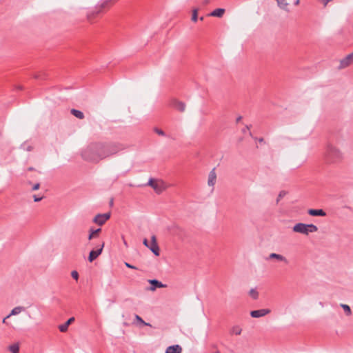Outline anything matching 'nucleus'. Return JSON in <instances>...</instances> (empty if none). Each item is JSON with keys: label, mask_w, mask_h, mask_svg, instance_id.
Masks as SVG:
<instances>
[{"label": "nucleus", "mask_w": 353, "mask_h": 353, "mask_svg": "<svg viewBox=\"0 0 353 353\" xmlns=\"http://www.w3.org/2000/svg\"><path fill=\"white\" fill-rule=\"evenodd\" d=\"M123 145L114 142H97L90 144L82 152L83 158L88 161L98 163L124 150Z\"/></svg>", "instance_id": "obj_1"}, {"label": "nucleus", "mask_w": 353, "mask_h": 353, "mask_svg": "<svg viewBox=\"0 0 353 353\" xmlns=\"http://www.w3.org/2000/svg\"><path fill=\"white\" fill-rule=\"evenodd\" d=\"M343 158V153L339 148L332 145H328L327 146L326 152L325 154V160L327 163H339L342 161Z\"/></svg>", "instance_id": "obj_2"}, {"label": "nucleus", "mask_w": 353, "mask_h": 353, "mask_svg": "<svg viewBox=\"0 0 353 353\" xmlns=\"http://www.w3.org/2000/svg\"><path fill=\"white\" fill-rule=\"evenodd\" d=\"M292 231L296 233H299L305 236L310 233L316 232L318 231V228L314 224H305L303 223H298L292 228Z\"/></svg>", "instance_id": "obj_3"}, {"label": "nucleus", "mask_w": 353, "mask_h": 353, "mask_svg": "<svg viewBox=\"0 0 353 353\" xmlns=\"http://www.w3.org/2000/svg\"><path fill=\"white\" fill-rule=\"evenodd\" d=\"M148 185L151 186L157 194H161L167 186L163 181L150 179Z\"/></svg>", "instance_id": "obj_4"}, {"label": "nucleus", "mask_w": 353, "mask_h": 353, "mask_svg": "<svg viewBox=\"0 0 353 353\" xmlns=\"http://www.w3.org/2000/svg\"><path fill=\"white\" fill-rule=\"evenodd\" d=\"M104 244V242L102 241V243L96 248V250L90 251L88 256L90 262H92L101 254Z\"/></svg>", "instance_id": "obj_5"}, {"label": "nucleus", "mask_w": 353, "mask_h": 353, "mask_svg": "<svg viewBox=\"0 0 353 353\" xmlns=\"http://www.w3.org/2000/svg\"><path fill=\"white\" fill-rule=\"evenodd\" d=\"M110 217V213L98 214L93 219V222L99 225H103Z\"/></svg>", "instance_id": "obj_6"}, {"label": "nucleus", "mask_w": 353, "mask_h": 353, "mask_svg": "<svg viewBox=\"0 0 353 353\" xmlns=\"http://www.w3.org/2000/svg\"><path fill=\"white\" fill-rule=\"evenodd\" d=\"M352 63H353V52L349 54L348 55H347L345 57H344L343 59H342L340 61V64H339L338 68L340 70L345 68L348 67L349 65H350Z\"/></svg>", "instance_id": "obj_7"}, {"label": "nucleus", "mask_w": 353, "mask_h": 353, "mask_svg": "<svg viewBox=\"0 0 353 353\" xmlns=\"http://www.w3.org/2000/svg\"><path fill=\"white\" fill-rule=\"evenodd\" d=\"M170 106L176 109V110L183 112L185 110V103L180 101L176 99H173L170 102Z\"/></svg>", "instance_id": "obj_8"}, {"label": "nucleus", "mask_w": 353, "mask_h": 353, "mask_svg": "<svg viewBox=\"0 0 353 353\" xmlns=\"http://www.w3.org/2000/svg\"><path fill=\"white\" fill-rule=\"evenodd\" d=\"M271 312L270 309H261L253 310L250 312V316L253 318H260L264 316Z\"/></svg>", "instance_id": "obj_9"}, {"label": "nucleus", "mask_w": 353, "mask_h": 353, "mask_svg": "<svg viewBox=\"0 0 353 353\" xmlns=\"http://www.w3.org/2000/svg\"><path fill=\"white\" fill-rule=\"evenodd\" d=\"M216 182V173L215 172V168H213L208 174V185L210 187L212 188V190L214 189V186Z\"/></svg>", "instance_id": "obj_10"}, {"label": "nucleus", "mask_w": 353, "mask_h": 353, "mask_svg": "<svg viewBox=\"0 0 353 353\" xmlns=\"http://www.w3.org/2000/svg\"><path fill=\"white\" fill-rule=\"evenodd\" d=\"M267 259H276L279 261L283 262L285 264L289 263V261L284 256L276 253H271Z\"/></svg>", "instance_id": "obj_11"}, {"label": "nucleus", "mask_w": 353, "mask_h": 353, "mask_svg": "<svg viewBox=\"0 0 353 353\" xmlns=\"http://www.w3.org/2000/svg\"><path fill=\"white\" fill-rule=\"evenodd\" d=\"M150 250L156 255L159 256V248L157 245L155 236H152V243L149 246Z\"/></svg>", "instance_id": "obj_12"}, {"label": "nucleus", "mask_w": 353, "mask_h": 353, "mask_svg": "<svg viewBox=\"0 0 353 353\" xmlns=\"http://www.w3.org/2000/svg\"><path fill=\"white\" fill-rule=\"evenodd\" d=\"M307 213L310 216H325L326 215L325 212L324 210H323L322 209H310V210H308Z\"/></svg>", "instance_id": "obj_13"}, {"label": "nucleus", "mask_w": 353, "mask_h": 353, "mask_svg": "<svg viewBox=\"0 0 353 353\" xmlns=\"http://www.w3.org/2000/svg\"><path fill=\"white\" fill-rule=\"evenodd\" d=\"M149 283L152 285L150 287V290L154 291L157 288H164L165 285L156 279L149 280Z\"/></svg>", "instance_id": "obj_14"}, {"label": "nucleus", "mask_w": 353, "mask_h": 353, "mask_svg": "<svg viewBox=\"0 0 353 353\" xmlns=\"http://www.w3.org/2000/svg\"><path fill=\"white\" fill-rule=\"evenodd\" d=\"M74 317H71L65 323L62 324V325H60L59 326V330H60V332H65L68 329V326L72 323L74 321Z\"/></svg>", "instance_id": "obj_15"}, {"label": "nucleus", "mask_w": 353, "mask_h": 353, "mask_svg": "<svg viewBox=\"0 0 353 353\" xmlns=\"http://www.w3.org/2000/svg\"><path fill=\"white\" fill-rule=\"evenodd\" d=\"M181 352L182 348L179 345L169 346L165 350V353H181Z\"/></svg>", "instance_id": "obj_16"}, {"label": "nucleus", "mask_w": 353, "mask_h": 353, "mask_svg": "<svg viewBox=\"0 0 353 353\" xmlns=\"http://www.w3.org/2000/svg\"><path fill=\"white\" fill-rule=\"evenodd\" d=\"M26 310V308L23 306H17V307H14L11 312L10 313V314H8L6 318H9L11 316H13V315H17L19 314V313H21V312H24Z\"/></svg>", "instance_id": "obj_17"}, {"label": "nucleus", "mask_w": 353, "mask_h": 353, "mask_svg": "<svg viewBox=\"0 0 353 353\" xmlns=\"http://www.w3.org/2000/svg\"><path fill=\"white\" fill-rule=\"evenodd\" d=\"M225 13V9L223 8H217L213 10L212 12L209 14V16L211 17H222Z\"/></svg>", "instance_id": "obj_18"}, {"label": "nucleus", "mask_w": 353, "mask_h": 353, "mask_svg": "<svg viewBox=\"0 0 353 353\" xmlns=\"http://www.w3.org/2000/svg\"><path fill=\"white\" fill-rule=\"evenodd\" d=\"M101 228H98V229H93V228H90V230H89V235H88V239L89 240H91L95 237H97L99 234L101 232Z\"/></svg>", "instance_id": "obj_19"}, {"label": "nucleus", "mask_w": 353, "mask_h": 353, "mask_svg": "<svg viewBox=\"0 0 353 353\" xmlns=\"http://www.w3.org/2000/svg\"><path fill=\"white\" fill-rule=\"evenodd\" d=\"M8 350L11 353H19V344L16 343L9 345Z\"/></svg>", "instance_id": "obj_20"}, {"label": "nucleus", "mask_w": 353, "mask_h": 353, "mask_svg": "<svg viewBox=\"0 0 353 353\" xmlns=\"http://www.w3.org/2000/svg\"><path fill=\"white\" fill-rule=\"evenodd\" d=\"M71 114L79 119H83L84 118L83 113L81 111L76 109H72Z\"/></svg>", "instance_id": "obj_21"}, {"label": "nucleus", "mask_w": 353, "mask_h": 353, "mask_svg": "<svg viewBox=\"0 0 353 353\" xmlns=\"http://www.w3.org/2000/svg\"><path fill=\"white\" fill-rule=\"evenodd\" d=\"M242 332V329L239 325L233 326L230 330L231 334L240 335Z\"/></svg>", "instance_id": "obj_22"}, {"label": "nucleus", "mask_w": 353, "mask_h": 353, "mask_svg": "<svg viewBox=\"0 0 353 353\" xmlns=\"http://www.w3.org/2000/svg\"><path fill=\"white\" fill-rule=\"evenodd\" d=\"M277 1L278 6L283 10H287L288 6V3L286 2L285 0H276Z\"/></svg>", "instance_id": "obj_23"}, {"label": "nucleus", "mask_w": 353, "mask_h": 353, "mask_svg": "<svg viewBox=\"0 0 353 353\" xmlns=\"http://www.w3.org/2000/svg\"><path fill=\"white\" fill-rule=\"evenodd\" d=\"M341 307L344 310L346 315L350 316L352 314V311L349 305L346 304H341Z\"/></svg>", "instance_id": "obj_24"}, {"label": "nucleus", "mask_w": 353, "mask_h": 353, "mask_svg": "<svg viewBox=\"0 0 353 353\" xmlns=\"http://www.w3.org/2000/svg\"><path fill=\"white\" fill-rule=\"evenodd\" d=\"M198 19V9L195 8L192 10V21L196 22Z\"/></svg>", "instance_id": "obj_25"}, {"label": "nucleus", "mask_w": 353, "mask_h": 353, "mask_svg": "<svg viewBox=\"0 0 353 353\" xmlns=\"http://www.w3.org/2000/svg\"><path fill=\"white\" fill-rule=\"evenodd\" d=\"M250 295L252 297L253 299H257L259 297V293L256 290L252 289L250 291Z\"/></svg>", "instance_id": "obj_26"}, {"label": "nucleus", "mask_w": 353, "mask_h": 353, "mask_svg": "<svg viewBox=\"0 0 353 353\" xmlns=\"http://www.w3.org/2000/svg\"><path fill=\"white\" fill-rule=\"evenodd\" d=\"M136 320L141 324L147 326H151L150 323H145L139 315H135Z\"/></svg>", "instance_id": "obj_27"}, {"label": "nucleus", "mask_w": 353, "mask_h": 353, "mask_svg": "<svg viewBox=\"0 0 353 353\" xmlns=\"http://www.w3.org/2000/svg\"><path fill=\"white\" fill-rule=\"evenodd\" d=\"M287 192L284 190L283 191H281L278 195V197H277V199H276V203H279V201L286 195Z\"/></svg>", "instance_id": "obj_28"}, {"label": "nucleus", "mask_w": 353, "mask_h": 353, "mask_svg": "<svg viewBox=\"0 0 353 353\" xmlns=\"http://www.w3.org/2000/svg\"><path fill=\"white\" fill-rule=\"evenodd\" d=\"M71 276L73 279H74L75 280H78L79 279V273L76 271V270H73L72 272H71Z\"/></svg>", "instance_id": "obj_29"}, {"label": "nucleus", "mask_w": 353, "mask_h": 353, "mask_svg": "<svg viewBox=\"0 0 353 353\" xmlns=\"http://www.w3.org/2000/svg\"><path fill=\"white\" fill-rule=\"evenodd\" d=\"M154 132L157 134H158L159 135H160V136H164L165 135V132L162 130H161L159 128H154Z\"/></svg>", "instance_id": "obj_30"}, {"label": "nucleus", "mask_w": 353, "mask_h": 353, "mask_svg": "<svg viewBox=\"0 0 353 353\" xmlns=\"http://www.w3.org/2000/svg\"><path fill=\"white\" fill-rule=\"evenodd\" d=\"M125 266H126V267H128V268H131V269L137 270V268H136L135 266L132 265L131 264H130V263H127V262H125Z\"/></svg>", "instance_id": "obj_31"}, {"label": "nucleus", "mask_w": 353, "mask_h": 353, "mask_svg": "<svg viewBox=\"0 0 353 353\" xmlns=\"http://www.w3.org/2000/svg\"><path fill=\"white\" fill-rule=\"evenodd\" d=\"M33 198H34V201L35 202H38V201H40L42 199V198H43V197H42V196H41V197H38V196H37L36 195H34V196H33Z\"/></svg>", "instance_id": "obj_32"}, {"label": "nucleus", "mask_w": 353, "mask_h": 353, "mask_svg": "<svg viewBox=\"0 0 353 353\" xmlns=\"http://www.w3.org/2000/svg\"><path fill=\"white\" fill-rule=\"evenodd\" d=\"M39 186H40V184L39 183H36L33 185L32 187V190H37L39 188Z\"/></svg>", "instance_id": "obj_33"}, {"label": "nucleus", "mask_w": 353, "mask_h": 353, "mask_svg": "<svg viewBox=\"0 0 353 353\" xmlns=\"http://www.w3.org/2000/svg\"><path fill=\"white\" fill-rule=\"evenodd\" d=\"M324 5V7L327 6V4L330 2V0H319Z\"/></svg>", "instance_id": "obj_34"}, {"label": "nucleus", "mask_w": 353, "mask_h": 353, "mask_svg": "<svg viewBox=\"0 0 353 353\" xmlns=\"http://www.w3.org/2000/svg\"><path fill=\"white\" fill-rule=\"evenodd\" d=\"M143 243L145 246L149 248L148 241L146 239H143Z\"/></svg>", "instance_id": "obj_35"}, {"label": "nucleus", "mask_w": 353, "mask_h": 353, "mask_svg": "<svg viewBox=\"0 0 353 353\" xmlns=\"http://www.w3.org/2000/svg\"><path fill=\"white\" fill-rule=\"evenodd\" d=\"M209 3H210V0H203V1L202 2V4L203 6H205V5H208Z\"/></svg>", "instance_id": "obj_36"}, {"label": "nucleus", "mask_w": 353, "mask_h": 353, "mask_svg": "<svg viewBox=\"0 0 353 353\" xmlns=\"http://www.w3.org/2000/svg\"><path fill=\"white\" fill-rule=\"evenodd\" d=\"M249 129H250V128H249V127H248V126H246V127L243 130V132H244V133H245V132H246V130H249Z\"/></svg>", "instance_id": "obj_37"}, {"label": "nucleus", "mask_w": 353, "mask_h": 353, "mask_svg": "<svg viewBox=\"0 0 353 353\" xmlns=\"http://www.w3.org/2000/svg\"><path fill=\"white\" fill-rule=\"evenodd\" d=\"M241 119H242V117L239 116V117L236 118V122H239Z\"/></svg>", "instance_id": "obj_38"}, {"label": "nucleus", "mask_w": 353, "mask_h": 353, "mask_svg": "<svg viewBox=\"0 0 353 353\" xmlns=\"http://www.w3.org/2000/svg\"><path fill=\"white\" fill-rule=\"evenodd\" d=\"M300 3V0H296L294 2V5L298 6Z\"/></svg>", "instance_id": "obj_39"}, {"label": "nucleus", "mask_w": 353, "mask_h": 353, "mask_svg": "<svg viewBox=\"0 0 353 353\" xmlns=\"http://www.w3.org/2000/svg\"><path fill=\"white\" fill-rule=\"evenodd\" d=\"M7 319H8V318H6H6H4V319H3V323H6V320Z\"/></svg>", "instance_id": "obj_40"}, {"label": "nucleus", "mask_w": 353, "mask_h": 353, "mask_svg": "<svg viewBox=\"0 0 353 353\" xmlns=\"http://www.w3.org/2000/svg\"><path fill=\"white\" fill-rule=\"evenodd\" d=\"M259 142H262V141H263V138H260V139H259Z\"/></svg>", "instance_id": "obj_41"}, {"label": "nucleus", "mask_w": 353, "mask_h": 353, "mask_svg": "<svg viewBox=\"0 0 353 353\" xmlns=\"http://www.w3.org/2000/svg\"><path fill=\"white\" fill-rule=\"evenodd\" d=\"M34 170V169H33V168H31V167L28 168V170H29V171H32V170Z\"/></svg>", "instance_id": "obj_42"}, {"label": "nucleus", "mask_w": 353, "mask_h": 353, "mask_svg": "<svg viewBox=\"0 0 353 353\" xmlns=\"http://www.w3.org/2000/svg\"><path fill=\"white\" fill-rule=\"evenodd\" d=\"M203 19H204V17H200V20H201V21H203Z\"/></svg>", "instance_id": "obj_43"}, {"label": "nucleus", "mask_w": 353, "mask_h": 353, "mask_svg": "<svg viewBox=\"0 0 353 353\" xmlns=\"http://www.w3.org/2000/svg\"><path fill=\"white\" fill-rule=\"evenodd\" d=\"M123 242H124V244H125V245H127V243H126V241H125V240H123Z\"/></svg>", "instance_id": "obj_44"}, {"label": "nucleus", "mask_w": 353, "mask_h": 353, "mask_svg": "<svg viewBox=\"0 0 353 353\" xmlns=\"http://www.w3.org/2000/svg\"><path fill=\"white\" fill-rule=\"evenodd\" d=\"M213 353H220V352H219V351H216V352H214Z\"/></svg>", "instance_id": "obj_45"}]
</instances>
